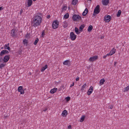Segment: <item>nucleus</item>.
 Segmentation results:
<instances>
[{"label":"nucleus","instance_id":"obj_47","mask_svg":"<svg viewBox=\"0 0 129 129\" xmlns=\"http://www.w3.org/2000/svg\"><path fill=\"white\" fill-rule=\"evenodd\" d=\"M117 63V62L116 61H115L114 62V66H115L116 64Z\"/></svg>","mask_w":129,"mask_h":129},{"label":"nucleus","instance_id":"obj_27","mask_svg":"<svg viewBox=\"0 0 129 129\" xmlns=\"http://www.w3.org/2000/svg\"><path fill=\"white\" fill-rule=\"evenodd\" d=\"M85 25L84 24L81 25L79 27V29L80 31H82V30L85 27Z\"/></svg>","mask_w":129,"mask_h":129},{"label":"nucleus","instance_id":"obj_16","mask_svg":"<svg viewBox=\"0 0 129 129\" xmlns=\"http://www.w3.org/2000/svg\"><path fill=\"white\" fill-rule=\"evenodd\" d=\"M57 90V88H54L52 89L50 91V92L51 94H53L55 93Z\"/></svg>","mask_w":129,"mask_h":129},{"label":"nucleus","instance_id":"obj_32","mask_svg":"<svg viewBox=\"0 0 129 129\" xmlns=\"http://www.w3.org/2000/svg\"><path fill=\"white\" fill-rule=\"evenodd\" d=\"M69 16V15L68 13H67L65 15H64L63 17L65 19L68 18Z\"/></svg>","mask_w":129,"mask_h":129},{"label":"nucleus","instance_id":"obj_11","mask_svg":"<svg viewBox=\"0 0 129 129\" xmlns=\"http://www.w3.org/2000/svg\"><path fill=\"white\" fill-rule=\"evenodd\" d=\"M86 88L87 84L86 83H85L82 86L81 89V91L82 92H84Z\"/></svg>","mask_w":129,"mask_h":129},{"label":"nucleus","instance_id":"obj_50","mask_svg":"<svg viewBox=\"0 0 129 129\" xmlns=\"http://www.w3.org/2000/svg\"><path fill=\"white\" fill-rule=\"evenodd\" d=\"M104 38V37L103 36V37H102L101 38L102 39H103V38Z\"/></svg>","mask_w":129,"mask_h":129},{"label":"nucleus","instance_id":"obj_26","mask_svg":"<svg viewBox=\"0 0 129 129\" xmlns=\"http://www.w3.org/2000/svg\"><path fill=\"white\" fill-rule=\"evenodd\" d=\"M93 28L92 26L91 25H89L87 29V30L89 32H90L92 30Z\"/></svg>","mask_w":129,"mask_h":129},{"label":"nucleus","instance_id":"obj_28","mask_svg":"<svg viewBox=\"0 0 129 129\" xmlns=\"http://www.w3.org/2000/svg\"><path fill=\"white\" fill-rule=\"evenodd\" d=\"M69 62L70 61L69 60H66L63 62V64L64 65H67L68 64Z\"/></svg>","mask_w":129,"mask_h":129},{"label":"nucleus","instance_id":"obj_1","mask_svg":"<svg viewBox=\"0 0 129 129\" xmlns=\"http://www.w3.org/2000/svg\"><path fill=\"white\" fill-rule=\"evenodd\" d=\"M42 21L41 17L37 15L33 17L31 21V24L33 26L36 27L40 25Z\"/></svg>","mask_w":129,"mask_h":129},{"label":"nucleus","instance_id":"obj_41","mask_svg":"<svg viewBox=\"0 0 129 129\" xmlns=\"http://www.w3.org/2000/svg\"><path fill=\"white\" fill-rule=\"evenodd\" d=\"M110 107V108L111 109H112L113 107V106L112 105H111L109 106Z\"/></svg>","mask_w":129,"mask_h":129},{"label":"nucleus","instance_id":"obj_4","mask_svg":"<svg viewBox=\"0 0 129 129\" xmlns=\"http://www.w3.org/2000/svg\"><path fill=\"white\" fill-rule=\"evenodd\" d=\"M59 22L58 21L56 20L54 21L52 24V27L54 29L57 28L58 26Z\"/></svg>","mask_w":129,"mask_h":129},{"label":"nucleus","instance_id":"obj_17","mask_svg":"<svg viewBox=\"0 0 129 129\" xmlns=\"http://www.w3.org/2000/svg\"><path fill=\"white\" fill-rule=\"evenodd\" d=\"M116 49L114 48H113L110 51L109 53L111 55V56L114 54L116 52Z\"/></svg>","mask_w":129,"mask_h":129},{"label":"nucleus","instance_id":"obj_12","mask_svg":"<svg viewBox=\"0 0 129 129\" xmlns=\"http://www.w3.org/2000/svg\"><path fill=\"white\" fill-rule=\"evenodd\" d=\"M93 90V87L92 86H90L87 92V94L88 95H90L92 93Z\"/></svg>","mask_w":129,"mask_h":129},{"label":"nucleus","instance_id":"obj_36","mask_svg":"<svg viewBox=\"0 0 129 129\" xmlns=\"http://www.w3.org/2000/svg\"><path fill=\"white\" fill-rule=\"evenodd\" d=\"M45 35V34L44 33V31H43L42 32L41 36L43 38L44 37Z\"/></svg>","mask_w":129,"mask_h":129},{"label":"nucleus","instance_id":"obj_5","mask_svg":"<svg viewBox=\"0 0 129 129\" xmlns=\"http://www.w3.org/2000/svg\"><path fill=\"white\" fill-rule=\"evenodd\" d=\"M100 12V6L99 5H98L94 10L93 14L94 15H96V14H98Z\"/></svg>","mask_w":129,"mask_h":129},{"label":"nucleus","instance_id":"obj_23","mask_svg":"<svg viewBox=\"0 0 129 129\" xmlns=\"http://www.w3.org/2000/svg\"><path fill=\"white\" fill-rule=\"evenodd\" d=\"M88 12V10L87 8H86L84 11L82 13V14L83 16H85L86 15Z\"/></svg>","mask_w":129,"mask_h":129},{"label":"nucleus","instance_id":"obj_15","mask_svg":"<svg viewBox=\"0 0 129 129\" xmlns=\"http://www.w3.org/2000/svg\"><path fill=\"white\" fill-rule=\"evenodd\" d=\"M109 2V0H102V3L104 5H107Z\"/></svg>","mask_w":129,"mask_h":129},{"label":"nucleus","instance_id":"obj_21","mask_svg":"<svg viewBox=\"0 0 129 129\" xmlns=\"http://www.w3.org/2000/svg\"><path fill=\"white\" fill-rule=\"evenodd\" d=\"M105 80L104 78H103L99 82V83L100 84V85H103L104 84V83L105 82Z\"/></svg>","mask_w":129,"mask_h":129},{"label":"nucleus","instance_id":"obj_20","mask_svg":"<svg viewBox=\"0 0 129 129\" xmlns=\"http://www.w3.org/2000/svg\"><path fill=\"white\" fill-rule=\"evenodd\" d=\"M23 43V44L25 46H27L28 45V41L26 39H24Z\"/></svg>","mask_w":129,"mask_h":129},{"label":"nucleus","instance_id":"obj_14","mask_svg":"<svg viewBox=\"0 0 129 129\" xmlns=\"http://www.w3.org/2000/svg\"><path fill=\"white\" fill-rule=\"evenodd\" d=\"M8 53L9 52L7 50H3L1 51L0 53V55L1 56H2L5 53Z\"/></svg>","mask_w":129,"mask_h":129},{"label":"nucleus","instance_id":"obj_34","mask_svg":"<svg viewBox=\"0 0 129 129\" xmlns=\"http://www.w3.org/2000/svg\"><path fill=\"white\" fill-rule=\"evenodd\" d=\"M129 90V86H127L125 87L124 89V91H127Z\"/></svg>","mask_w":129,"mask_h":129},{"label":"nucleus","instance_id":"obj_37","mask_svg":"<svg viewBox=\"0 0 129 129\" xmlns=\"http://www.w3.org/2000/svg\"><path fill=\"white\" fill-rule=\"evenodd\" d=\"M70 98L69 96H68L65 98V99L67 102H68L70 100Z\"/></svg>","mask_w":129,"mask_h":129},{"label":"nucleus","instance_id":"obj_45","mask_svg":"<svg viewBox=\"0 0 129 129\" xmlns=\"http://www.w3.org/2000/svg\"><path fill=\"white\" fill-rule=\"evenodd\" d=\"M79 78L78 77L76 78V81H78V80H79Z\"/></svg>","mask_w":129,"mask_h":129},{"label":"nucleus","instance_id":"obj_8","mask_svg":"<svg viewBox=\"0 0 129 129\" xmlns=\"http://www.w3.org/2000/svg\"><path fill=\"white\" fill-rule=\"evenodd\" d=\"M11 34L12 37H15L17 34V31L16 30L12 29L11 31Z\"/></svg>","mask_w":129,"mask_h":129},{"label":"nucleus","instance_id":"obj_53","mask_svg":"<svg viewBox=\"0 0 129 129\" xmlns=\"http://www.w3.org/2000/svg\"><path fill=\"white\" fill-rule=\"evenodd\" d=\"M0 129H1V128H0Z\"/></svg>","mask_w":129,"mask_h":129},{"label":"nucleus","instance_id":"obj_39","mask_svg":"<svg viewBox=\"0 0 129 129\" xmlns=\"http://www.w3.org/2000/svg\"><path fill=\"white\" fill-rule=\"evenodd\" d=\"M74 82H73L72 83V84H71L70 86V87H72V86H73L74 85Z\"/></svg>","mask_w":129,"mask_h":129},{"label":"nucleus","instance_id":"obj_24","mask_svg":"<svg viewBox=\"0 0 129 129\" xmlns=\"http://www.w3.org/2000/svg\"><path fill=\"white\" fill-rule=\"evenodd\" d=\"M47 68V65H46L44 67H43L41 70L42 72L44 71Z\"/></svg>","mask_w":129,"mask_h":129},{"label":"nucleus","instance_id":"obj_52","mask_svg":"<svg viewBox=\"0 0 129 129\" xmlns=\"http://www.w3.org/2000/svg\"><path fill=\"white\" fill-rule=\"evenodd\" d=\"M34 1H35L36 0H33Z\"/></svg>","mask_w":129,"mask_h":129},{"label":"nucleus","instance_id":"obj_40","mask_svg":"<svg viewBox=\"0 0 129 129\" xmlns=\"http://www.w3.org/2000/svg\"><path fill=\"white\" fill-rule=\"evenodd\" d=\"M71 125H69L68 127V129H71Z\"/></svg>","mask_w":129,"mask_h":129},{"label":"nucleus","instance_id":"obj_3","mask_svg":"<svg viewBox=\"0 0 129 129\" xmlns=\"http://www.w3.org/2000/svg\"><path fill=\"white\" fill-rule=\"evenodd\" d=\"M111 19V17L109 15L107 14L104 16V21L106 23L110 22Z\"/></svg>","mask_w":129,"mask_h":129},{"label":"nucleus","instance_id":"obj_31","mask_svg":"<svg viewBox=\"0 0 129 129\" xmlns=\"http://www.w3.org/2000/svg\"><path fill=\"white\" fill-rule=\"evenodd\" d=\"M6 64L5 63H3L0 65V68L2 69V68H4L6 65Z\"/></svg>","mask_w":129,"mask_h":129},{"label":"nucleus","instance_id":"obj_49","mask_svg":"<svg viewBox=\"0 0 129 129\" xmlns=\"http://www.w3.org/2000/svg\"><path fill=\"white\" fill-rule=\"evenodd\" d=\"M7 117V116H4V117L5 118H6Z\"/></svg>","mask_w":129,"mask_h":129},{"label":"nucleus","instance_id":"obj_18","mask_svg":"<svg viewBox=\"0 0 129 129\" xmlns=\"http://www.w3.org/2000/svg\"><path fill=\"white\" fill-rule=\"evenodd\" d=\"M33 3V1L32 0H28L27 2V4L28 7H29L31 6Z\"/></svg>","mask_w":129,"mask_h":129},{"label":"nucleus","instance_id":"obj_13","mask_svg":"<svg viewBox=\"0 0 129 129\" xmlns=\"http://www.w3.org/2000/svg\"><path fill=\"white\" fill-rule=\"evenodd\" d=\"M68 114V112L67 110H64L61 113V115L63 117H66Z\"/></svg>","mask_w":129,"mask_h":129},{"label":"nucleus","instance_id":"obj_35","mask_svg":"<svg viewBox=\"0 0 129 129\" xmlns=\"http://www.w3.org/2000/svg\"><path fill=\"white\" fill-rule=\"evenodd\" d=\"M38 41H39V40H38V39L36 38V39L35 40V41L34 42V44L35 45H36L37 44V42H38Z\"/></svg>","mask_w":129,"mask_h":129},{"label":"nucleus","instance_id":"obj_51","mask_svg":"<svg viewBox=\"0 0 129 129\" xmlns=\"http://www.w3.org/2000/svg\"><path fill=\"white\" fill-rule=\"evenodd\" d=\"M29 74L30 75H31V73H29Z\"/></svg>","mask_w":129,"mask_h":129},{"label":"nucleus","instance_id":"obj_10","mask_svg":"<svg viewBox=\"0 0 129 129\" xmlns=\"http://www.w3.org/2000/svg\"><path fill=\"white\" fill-rule=\"evenodd\" d=\"M10 59V56L9 55H6L4 57L3 60L5 62H7Z\"/></svg>","mask_w":129,"mask_h":129},{"label":"nucleus","instance_id":"obj_6","mask_svg":"<svg viewBox=\"0 0 129 129\" xmlns=\"http://www.w3.org/2000/svg\"><path fill=\"white\" fill-rule=\"evenodd\" d=\"M70 38L72 41H74L76 39L77 36L74 32H71L70 34Z\"/></svg>","mask_w":129,"mask_h":129},{"label":"nucleus","instance_id":"obj_25","mask_svg":"<svg viewBox=\"0 0 129 129\" xmlns=\"http://www.w3.org/2000/svg\"><path fill=\"white\" fill-rule=\"evenodd\" d=\"M75 31L77 34H79L80 33V32L79 31L78 28L76 27L75 28Z\"/></svg>","mask_w":129,"mask_h":129},{"label":"nucleus","instance_id":"obj_19","mask_svg":"<svg viewBox=\"0 0 129 129\" xmlns=\"http://www.w3.org/2000/svg\"><path fill=\"white\" fill-rule=\"evenodd\" d=\"M9 44H7L5 45L4 47V49H8L9 50H10V48L9 47Z\"/></svg>","mask_w":129,"mask_h":129},{"label":"nucleus","instance_id":"obj_29","mask_svg":"<svg viewBox=\"0 0 129 129\" xmlns=\"http://www.w3.org/2000/svg\"><path fill=\"white\" fill-rule=\"evenodd\" d=\"M85 116L84 115H83L81 117L80 121L81 122H83L85 119Z\"/></svg>","mask_w":129,"mask_h":129},{"label":"nucleus","instance_id":"obj_30","mask_svg":"<svg viewBox=\"0 0 129 129\" xmlns=\"http://www.w3.org/2000/svg\"><path fill=\"white\" fill-rule=\"evenodd\" d=\"M78 2V0H73L72 4L74 5H75Z\"/></svg>","mask_w":129,"mask_h":129},{"label":"nucleus","instance_id":"obj_43","mask_svg":"<svg viewBox=\"0 0 129 129\" xmlns=\"http://www.w3.org/2000/svg\"><path fill=\"white\" fill-rule=\"evenodd\" d=\"M47 108H45L44 109V110L43 111H47Z\"/></svg>","mask_w":129,"mask_h":129},{"label":"nucleus","instance_id":"obj_22","mask_svg":"<svg viewBox=\"0 0 129 129\" xmlns=\"http://www.w3.org/2000/svg\"><path fill=\"white\" fill-rule=\"evenodd\" d=\"M68 24L67 22L66 21H65L63 22V26L64 28H66L68 26Z\"/></svg>","mask_w":129,"mask_h":129},{"label":"nucleus","instance_id":"obj_9","mask_svg":"<svg viewBox=\"0 0 129 129\" xmlns=\"http://www.w3.org/2000/svg\"><path fill=\"white\" fill-rule=\"evenodd\" d=\"M18 91L20 92L21 94H23L24 93V90L22 88V87L21 86H19L18 88Z\"/></svg>","mask_w":129,"mask_h":129},{"label":"nucleus","instance_id":"obj_48","mask_svg":"<svg viewBox=\"0 0 129 129\" xmlns=\"http://www.w3.org/2000/svg\"><path fill=\"white\" fill-rule=\"evenodd\" d=\"M50 17V16H48L47 17V18H49Z\"/></svg>","mask_w":129,"mask_h":129},{"label":"nucleus","instance_id":"obj_7","mask_svg":"<svg viewBox=\"0 0 129 129\" xmlns=\"http://www.w3.org/2000/svg\"><path fill=\"white\" fill-rule=\"evenodd\" d=\"M98 58V56L95 55L90 57L89 59V61L90 62H92L96 60Z\"/></svg>","mask_w":129,"mask_h":129},{"label":"nucleus","instance_id":"obj_46","mask_svg":"<svg viewBox=\"0 0 129 129\" xmlns=\"http://www.w3.org/2000/svg\"><path fill=\"white\" fill-rule=\"evenodd\" d=\"M107 56L106 55H104V56H103V58H105L106 57H107Z\"/></svg>","mask_w":129,"mask_h":129},{"label":"nucleus","instance_id":"obj_2","mask_svg":"<svg viewBox=\"0 0 129 129\" xmlns=\"http://www.w3.org/2000/svg\"><path fill=\"white\" fill-rule=\"evenodd\" d=\"M72 19L74 21H79L81 19V17L78 15H74L72 17Z\"/></svg>","mask_w":129,"mask_h":129},{"label":"nucleus","instance_id":"obj_44","mask_svg":"<svg viewBox=\"0 0 129 129\" xmlns=\"http://www.w3.org/2000/svg\"><path fill=\"white\" fill-rule=\"evenodd\" d=\"M3 9V8L2 6L0 7V11L2 10Z\"/></svg>","mask_w":129,"mask_h":129},{"label":"nucleus","instance_id":"obj_38","mask_svg":"<svg viewBox=\"0 0 129 129\" xmlns=\"http://www.w3.org/2000/svg\"><path fill=\"white\" fill-rule=\"evenodd\" d=\"M23 12V10L22 9H21L20 11L19 14L21 15V14Z\"/></svg>","mask_w":129,"mask_h":129},{"label":"nucleus","instance_id":"obj_33","mask_svg":"<svg viewBox=\"0 0 129 129\" xmlns=\"http://www.w3.org/2000/svg\"><path fill=\"white\" fill-rule=\"evenodd\" d=\"M121 12V11L120 10H119L118 11V13L117 14V17H119L120 16Z\"/></svg>","mask_w":129,"mask_h":129},{"label":"nucleus","instance_id":"obj_42","mask_svg":"<svg viewBox=\"0 0 129 129\" xmlns=\"http://www.w3.org/2000/svg\"><path fill=\"white\" fill-rule=\"evenodd\" d=\"M107 56H111V55L110 53H107V54L106 55Z\"/></svg>","mask_w":129,"mask_h":129}]
</instances>
